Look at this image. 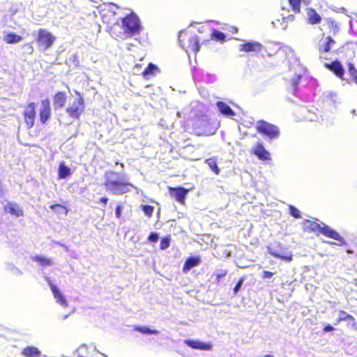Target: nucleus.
Segmentation results:
<instances>
[{
	"label": "nucleus",
	"instance_id": "nucleus-1",
	"mask_svg": "<svg viewBox=\"0 0 357 357\" xmlns=\"http://www.w3.org/2000/svg\"><path fill=\"white\" fill-rule=\"evenodd\" d=\"M121 24H115L110 28L113 33V38L116 40H126L137 34L141 30V24L139 17L133 13L126 15L123 18H119Z\"/></svg>",
	"mask_w": 357,
	"mask_h": 357
},
{
	"label": "nucleus",
	"instance_id": "nucleus-2",
	"mask_svg": "<svg viewBox=\"0 0 357 357\" xmlns=\"http://www.w3.org/2000/svg\"><path fill=\"white\" fill-rule=\"evenodd\" d=\"M302 225L304 232H314L317 236L322 234L327 238H332L338 241L337 243L334 242H327L328 244L337 245L340 246L346 245L345 240L337 231L329 227L327 225L323 222L319 223L314 220L305 219L302 222Z\"/></svg>",
	"mask_w": 357,
	"mask_h": 357
},
{
	"label": "nucleus",
	"instance_id": "nucleus-3",
	"mask_svg": "<svg viewBox=\"0 0 357 357\" xmlns=\"http://www.w3.org/2000/svg\"><path fill=\"white\" fill-rule=\"evenodd\" d=\"M178 40L181 46L188 52L191 51L197 54L199 51V38L187 31H181L178 34Z\"/></svg>",
	"mask_w": 357,
	"mask_h": 357
},
{
	"label": "nucleus",
	"instance_id": "nucleus-4",
	"mask_svg": "<svg viewBox=\"0 0 357 357\" xmlns=\"http://www.w3.org/2000/svg\"><path fill=\"white\" fill-rule=\"evenodd\" d=\"M256 130L269 139H278L280 135V130L277 126L264 120H259L257 122Z\"/></svg>",
	"mask_w": 357,
	"mask_h": 357
},
{
	"label": "nucleus",
	"instance_id": "nucleus-5",
	"mask_svg": "<svg viewBox=\"0 0 357 357\" xmlns=\"http://www.w3.org/2000/svg\"><path fill=\"white\" fill-rule=\"evenodd\" d=\"M76 93L78 95V98L68 105L66 112L70 118L78 120L85 110V104L81 94L77 91Z\"/></svg>",
	"mask_w": 357,
	"mask_h": 357
},
{
	"label": "nucleus",
	"instance_id": "nucleus-6",
	"mask_svg": "<svg viewBox=\"0 0 357 357\" xmlns=\"http://www.w3.org/2000/svg\"><path fill=\"white\" fill-rule=\"evenodd\" d=\"M106 189L114 195H122L130 192L133 185L128 182L114 181L107 178L104 182Z\"/></svg>",
	"mask_w": 357,
	"mask_h": 357
},
{
	"label": "nucleus",
	"instance_id": "nucleus-7",
	"mask_svg": "<svg viewBox=\"0 0 357 357\" xmlns=\"http://www.w3.org/2000/svg\"><path fill=\"white\" fill-rule=\"evenodd\" d=\"M38 47L43 51L49 49L55 42L56 38L45 29H39L35 38Z\"/></svg>",
	"mask_w": 357,
	"mask_h": 357
},
{
	"label": "nucleus",
	"instance_id": "nucleus-8",
	"mask_svg": "<svg viewBox=\"0 0 357 357\" xmlns=\"http://www.w3.org/2000/svg\"><path fill=\"white\" fill-rule=\"evenodd\" d=\"M100 16L102 23L106 26L107 31L113 38V33L110 30V28L114 26L115 24H119V19L116 17V13L113 10L112 7L109 6L107 8H102L100 12Z\"/></svg>",
	"mask_w": 357,
	"mask_h": 357
},
{
	"label": "nucleus",
	"instance_id": "nucleus-9",
	"mask_svg": "<svg viewBox=\"0 0 357 357\" xmlns=\"http://www.w3.org/2000/svg\"><path fill=\"white\" fill-rule=\"evenodd\" d=\"M209 119L206 116H197L195 119L192 128L195 134L198 136L208 135L211 134Z\"/></svg>",
	"mask_w": 357,
	"mask_h": 357
},
{
	"label": "nucleus",
	"instance_id": "nucleus-10",
	"mask_svg": "<svg viewBox=\"0 0 357 357\" xmlns=\"http://www.w3.org/2000/svg\"><path fill=\"white\" fill-rule=\"evenodd\" d=\"M337 42L331 36H326L323 33L322 37L317 44V49L321 55L331 52L332 49L336 45Z\"/></svg>",
	"mask_w": 357,
	"mask_h": 357
},
{
	"label": "nucleus",
	"instance_id": "nucleus-11",
	"mask_svg": "<svg viewBox=\"0 0 357 357\" xmlns=\"http://www.w3.org/2000/svg\"><path fill=\"white\" fill-rule=\"evenodd\" d=\"M262 50L266 52L268 56H273L275 52L269 51L265 48L260 43L256 41L245 42L239 45V51L245 52H259Z\"/></svg>",
	"mask_w": 357,
	"mask_h": 357
},
{
	"label": "nucleus",
	"instance_id": "nucleus-12",
	"mask_svg": "<svg viewBox=\"0 0 357 357\" xmlns=\"http://www.w3.org/2000/svg\"><path fill=\"white\" fill-rule=\"evenodd\" d=\"M36 114V103L34 102L28 103L23 112L24 122L28 128L33 127Z\"/></svg>",
	"mask_w": 357,
	"mask_h": 357
},
{
	"label": "nucleus",
	"instance_id": "nucleus-13",
	"mask_svg": "<svg viewBox=\"0 0 357 357\" xmlns=\"http://www.w3.org/2000/svg\"><path fill=\"white\" fill-rule=\"evenodd\" d=\"M40 104L39 119L42 124H45L52 116L50 101L48 98H45L40 101Z\"/></svg>",
	"mask_w": 357,
	"mask_h": 357
},
{
	"label": "nucleus",
	"instance_id": "nucleus-14",
	"mask_svg": "<svg viewBox=\"0 0 357 357\" xmlns=\"http://www.w3.org/2000/svg\"><path fill=\"white\" fill-rule=\"evenodd\" d=\"M325 26L326 31L323 33H325L326 36L335 37L341 31L340 22L331 17L325 20Z\"/></svg>",
	"mask_w": 357,
	"mask_h": 357
},
{
	"label": "nucleus",
	"instance_id": "nucleus-15",
	"mask_svg": "<svg viewBox=\"0 0 357 357\" xmlns=\"http://www.w3.org/2000/svg\"><path fill=\"white\" fill-rule=\"evenodd\" d=\"M190 190L183 187H169V193L172 197H174L178 202L185 204V197Z\"/></svg>",
	"mask_w": 357,
	"mask_h": 357
},
{
	"label": "nucleus",
	"instance_id": "nucleus-16",
	"mask_svg": "<svg viewBox=\"0 0 357 357\" xmlns=\"http://www.w3.org/2000/svg\"><path fill=\"white\" fill-rule=\"evenodd\" d=\"M324 66L331 71L337 77L342 80H344V69L341 63V62L338 60H335L331 61V63H326L324 64Z\"/></svg>",
	"mask_w": 357,
	"mask_h": 357
},
{
	"label": "nucleus",
	"instance_id": "nucleus-17",
	"mask_svg": "<svg viewBox=\"0 0 357 357\" xmlns=\"http://www.w3.org/2000/svg\"><path fill=\"white\" fill-rule=\"evenodd\" d=\"M184 343L191 349L202 351H208L213 347L211 342H201L195 340H185Z\"/></svg>",
	"mask_w": 357,
	"mask_h": 357
},
{
	"label": "nucleus",
	"instance_id": "nucleus-18",
	"mask_svg": "<svg viewBox=\"0 0 357 357\" xmlns=\"http://www.w3.org/2000/svg\"><path fill=\"white\" fill-rule=\"evenodd\" d=\"M252 153L255 155L260 160H271L270 153L264 148L261 143H257L252 149Z\"/></svg>",
	"mask_w": 357,
	"mask_h": 357
},
{
	"label": "nucleus",
	"instance_id": "nucleus-19",
	"mask_svg": "<svg viewBox=\"0 0 357 357\" xmlns=\"http://www.w3.org/2000/svg\"><path fill=\"white\" fill-rule=\"evenodd\" d=\"M67 96L64 91H57L52 98L53 106L54 109L63 107L66 102Z\"/></svg>",
	"mask_w": 357,
	"mask_h": 357
},
{
	"label": "nucleus",
	"instance_id": "nucleus-20",
	"mask_svg": "<svg viewBox=\"0 0 357 357\" xmlns=\"http://www.w3.org/2000/svg\"><path fill=\"white\" fill-rule=\"evenodd\" d=\"M201 262L199 256L190 257L185 261L182 268L183 273H188L191 268L198 266Z\"/></svg>",
	"mask_w": 357,
	"mask_h": 357
},
{
	"label": "nucleus",
	"instance_id": "nucleus-21",
	"mask_svg": "<svg viewBox=\"0 0 357 357\" xmlns=\"http://www.w3.org/2000/svg\"><path fill=\"white\" fill-rule=\"evenodd\" d=\"M4 210L6 213H8L11 215H13L17 218L23 216L24 215V211L22 208L17 204H14L12 202L7 203V204L4 207Z\"/></svg>",
	"mask_w": 357,
	"mask_h": 357
},
{
	"label": "nucleus",
	"instance_id": "nucleus-22",
	"mask_svg": "<svg viewBox=\"0 0 357 357\" xmlns=\"http://www.w3.org/2000/svg\"><path fill=\"white\" fill-rule=\"evenodd\" d=\"M50 287L53 293L54 298L56 299V301L62 306H67L68 302L66 299L56 287V286L54 284L50 283Z\"/></svg>",
	"mask_w": 357,
	"mask_h": 357
},
{
	"label": "nucleus",
	"instance_id": "nucleus-23",
	"mask_svg": "<svg viewBox=\"0 0 357 357\" xmlns=\"http://www.w3.org/2000/svg\"><path fill=\"white\" fill-rule=\"evenodd\" d=\"M307 22L310 24H317L321 22V17L315 10V9L310 8L307 11Z\"/></svg>",
	"mask_w": 357,
	"mask_h": 357
},
{
	"label": "nucleus",
	"instance_id": "nucleus-24",
	"mask_svg": "<svg viewBox=\"0 0 357 357\" xmlns=\"http://www.w3.org/2000/svg\"><path fill=\"white\" fill-rule=\"evenodd\" d=\"M216 105L222 114L227 116H234L235 115L234 110L226 102L218 101Z\"/></svg>",
	"mask_w": 357,
	"mask_h": 357
},
{
	"label": "nucleus",
	"instance_id": "nucleus-25",
	"mask_svg": "<svg viewBox=\"0 0 357 357\" xmlns=\"http://www.w3.org/2000/svg\"><path fill=\"white\" fill-rule=\"evenodd\" d=\"M211 39H214L216 41L223 43L226 40V36H225V33H223L222 32H221L218 30H216V29H213L212 32L211 33V39H208V40H205L202 41V45H206V44L210 43Z\"/></svg>",
	"mask_w": 357,
	"mask_h": 357
},
{
	"label": "nucleus",
	"instance_id": "nucleus-26",
	"mask_svg": "<svg viewBox=\"0 0 357 357\" xmlns=\"http://www.w3.org/2000/svg\"><path fill=\"white\" fill-rule=\"evenodd\" d=\"M32 260L37 262L38 265L42 267L50 266L54 264V261L52 259L47 258L43 255H36L32 257Z\"/></svg>",
	"mask_w": 357,
	"mask_h": 357
},
{
	"label": "nucleus",
	"instance_id": "nucleus-27",
	"mask_svg": "<svg viewBox=\"0 0 357 357\" xmlns=\"http://www.w3.org/2000/svg\"><path fill=\"white\" fill-rule=\"evenodd\" d=\"M22 354L25 357H40L41 356L40 351L38 348L31 346L24 347Z\"/></svg>",
	"mask_w": 357,
	"mask_h": 357
},
{
	"label": "nucleus",
	"instance_id": "nucleus-28",
	"mask_svg": "<svg viewBox=\"0 0 357 357\" xmlns=\"http://www.w3.org/2000/svg\"><path fill=\"white\" fill-rule=\"evenodd\" d=\"M22 37L15 33H8L4 36L3 40L7 44H14L20 42Z\"/></svg>",
	"mask_w": 357,
	"mask_h": 357
},
{
	"label": "nucleus",
	"instance_id": "nucleus-29",
	"mask_svg": "<svg viewBox=\"0 0 357 357\" xmlns=\"http://www.w3.org/2000/svg\"><path fill=\"white\" fill-rule=\"evenodd\" d=\"M70 175V169L68 167L65 165L64 162L59 164L58 169L59 178H65Z\"/></svg>",
	"mask_w": 357,
	"mask_h": 357
},
{
	"label": "nucleus",
	"instance_id": "nucleus-30",
	"mask_svg": "<svg viewBox=\"0 0 357 357\" xmlns=\"http://www.w3.org/2000/svg\"><path fill=\"white\" fill-rule=\"evenodd\" d=\"M205 162L208 165L210 169L214 172L215 174L218 175L220 172V169L217 165V159L214 157L208 158Z\"/></svg>",
	"mask_w": 357,
	"mask_h": 357
},
{
	"label": "nucleus",
	"instance_id": "nucleus-31",
	"mask_svg": "<svg viewBox=\"0 0 357 357\" xmlns=\"http://www.w3.org/2000/svg\"><path fill=\"white\" fill-rule=\"evenodd\" d=\"M50 208L54 211V212L57 214H63L66 215L68 213V208L60 204H54L50 206Z\"/></svg>",
	"mask_w": 357,
	"mask_h": 357
},
{
	"label": "nucleus",
	"instance_id": "nucleus-32",
	"mask_svg": "<svg viewBox=\"0 0 357 357\" xmlns=\"http://www.w3.org/2000/svg\"><path fill=\"white\" fill-rule=\"evenodd\" d=\"M347 320L353 321H354V317L352 315L347 314L346 312L341 310L340 311V317L336 319L335 324H337L342 321Z\"/></svg>",
	"mask_w": 357,
	"mask_h": 357
},
{
	"label": "nucleus",
	"instance_id": "nucleus-33",
	"mask_svg": "<svg viewBox=\"0 0 357 357\" xmlns=\"http://www.w3.org/2000/svg\"><path fill=\"white\" fill-rule=\"evenodd\" d=\"M347 68L351 79L357 84V69L351 62L347 63Z\"/></svg>",
	"mask_w": 357,
	"mask_h": 357
},
{
	"label": "nucleus",
	"instance_id": "nucleus-34",
	"mask_svg": "<svg viewBox=\"0 0 357 357\" xmlns=\"http://www.w3.org/2000/svg\"><path fill=\"white\" fill-rule=\"evenodd\" d=\"M289 5L291 7L292 10L298 14L301 12V0H288Z\"/></svg>",
	"mask_w": 357,
	"mask_h": 357
},
{
	"label": "nucleus",
	"instance_id": "nucleus-35",
	"mask_svg": "<svg viewBox=\"0 0 357 357\" xmlns=\"http://www.w3.org/2000/svg\"><path fill=\"white\" fill-rule=\"evenodd\" d=\"M301 75H295L291 79H290V84L294 90H296L301 79Z\"/></svg>",
	"mask_w": 357,
	"mask_h": 357
},
{
	"label": "nucleus",
	"instance_id": "nucleus-36",
	"mask_svg": "<svg viewBox=\"0 0 357 357\" xmlns=\"http://www.w3.org/2000/svg\"><path fill=\"white\" fill-rule=\"evenodd\" d=\"M24 54L31 55L34 52V47L31 43H26L22 45Z\"/></svg>",
	"mask_w": 357,
	"mask_h": 357
},
{
	"label": "nucleus",
	"instance_id": "nucleus-37",
	"mask_svg": "<svg viewBox=\"0 0 357 357\" xmlns=\"http://www.w3.org/2000/svg\"><path fill=\"white\" fill-rule=\"evenodd\" d=\"M155 68H156V66L154 64H153V63L149 64V66L142 72L143 77L147 79L149 75L153 74V70Z\"/></svg>",
	"mask_w": 357,
	"mask_h": 357
},
{
	"label": "nucleus",
	"instance_id": "nucleus-38",
	"mask_svg": "<svg viewBox=\"0 0 357 357\" xmlns=\"http://www.w3.org/2000/svg\"><path fill=\"white\" fill-rule=\"evenodd\" d=\"M270 254L276 258L284 259L287 261H291L292 260V255L291 254L288 255H282L275 252H271Z\"/></svg>",
	"mask_w": 357,
	"mask_h": 357
},
{
	"label": "nucleus",
	"instance_id": "nucleus-39",
	"mask_svg": "<svg viewBox=\"0 0 357 357\" xmlns=\"http://www.w3.org/2000/svg\"><path fill=\"white\" fill-rule=\"evenodd\" d=\"M289 213L294 218H295L296 219L301 218V213H300L299 210L298 208H296L295 206L289 205Z\"/></svg>",
	"mask_w": 357,
	"mask_h": 357
},
{
	"label": "nucleus",
	"instance_id": "nucleus-40",
	"mask_svg": "<svg viewBox=\"0 0 357 357\" xmlns=\"http://www.w3.org/2000/svg\"><path fill=\"white\" fill-rule=\"evenodd\" d=\"M170 240L171 238L169 236L163 238L160 241V248L161 250H165L166 248H167L169 246Z\"/></svg>",
	"mask_w": 357,
	"mask_h": 357
},
{
	"label": "nucleus",
	"instance_id": "nucleus-41",
	"mask_svg": "<svg viewBox=\"0 0 357 357\" xmlns=\"http://www.w3.org/2000/svg\"><path fill=\"white\" fill-rule=\"evenodd\" d=\"M135 329L143 334H153V333H156V331L151 330L147 327L137 326V327H135Z\"/></svg>",
	"mask_w": 357,
	"mask_h": 357
},
{
	"label": "nucleus",
	"instance_id": "nucleus-42",
	"mask_svg": "<svg viewBox=\"0 0 357 357\" xmlns=\"http://www.w3.org/2000/svg\"><path fill=\"white\" fill-rule=\"evenodd\" d=\"M227 275V270H220L218 273L215 274V282L218 284L222 278H224Z\"/></svg>",
	"mask_w": 357,
	"mask_h": 357
},
{
	"label": "nucleus",
	"instance_id": "nucleus-43",
	"mask_svg": "<svg viewBox=\"0 0 357 357\" xmlns=\"http://www.w3.org/2000/svg\"><path fill=\"white\" fill-rule=\"evenodd\" d=\"M142 210L146 215L150 217L153 212V207L149 205H144L142 206Z\"/></svg>",
	"mask_w": 357,
	"mask_h": 357
},
{
	"label": "nucleus",
	"instance_id": "nucleus-44",
	"mask_svg": "<svg viewBox=\"0 0 357 357\" xmlns=\"http://www.w3.org/2000/svg\"><path fill=\"white\" fill-rule=\"evenodd\" d=\"M244 281V278H241L237 282V283L236 284V285L234 286V289H233V293L234 295H236L238 291H239L243 282Z\"/></svg>",
	"mask_w": 357,
	"mask_h": 357
},
{
	"label": "nucleus",
	"instance_id": "nucleus-45",
	"mask_svg": "<svg viewBox=\"0 0 357 357\" xmlns=\"http://www.w3.org/2000/svg\"><path fill=\"white\" fill-rule=\"evenodd\" d=\"M273 275V273L268 271H264L262 272L261 277H262V278L266 279V278H272Z\"/></svg>",
	"mask_w": 357,
	"mask_h": 357
},
{
	"label": "nucleus",
	"instance_id": "nucleus-46",
	"mask_svg": "<svg viewBox=\"0 0 357 357\" xmlns=\"http://www.w3.org/2000/svg\"><path fill=\"white\" fill-rule=\"evenodd\" d=\"M121 210L122 207L120 205H117L115 208V214L117 218H121Z\"/></svg>",
	"mask_w": 357,
	"mask_h": 357
},
{
	"label": "nucleus",
	"instance_id": "nucleus-47",
	"mask_svg": "<svg viewBox=\"0 0 357 357\" xmlns=\"http://www.w3.org/2000/svg\"><path fill=\"white\" fill-rule=\"evenodd\" d=\"M227 30H228L230 33L232 34H235L238 32V28L234 26H229L226 28Z\"/></svg>",
	"mask_w": 357,
	"mask_h": 357
},
{
	"label": "nucleus",
	"instance_id": "nucleus-48",
	"mask_svg": "<svg viewBox=\"0 0 357 357\" xmlns=\"http://www.w3.org/2000/svg\"><path fill=\"white\" fill-rule=\"evenodd\" d=\"M148 240L149 241L155 242L156 241V232H151L148 237Z\"/></svg>",
	"mask_w": 357,
	"mask_h": 357
},
{
	"label": "nucleus",
	"instance_id": "nucleus-49",
	"mask_svg": "<svg viewBox=\"0 0 357 357\" xmlns=\"http://www.w3.org/2000/svg\"><path fill=\"white\" fill-rule=\"evenodd\" d=\"M334 330H335V328L330 324L326 325L323 328L324 332H330V331H333Z\"/></svg>",
	"mask_w": 357,
	"mask_h": 357
},
{
	"label": "nucleus",
	"instance_id": "nucleus-50",
	"mask_svg": "<svg viewBox=\"0 0 357 357\" xmlns=\"http://www.w3.org/2000/svg\"><path fill=\"white\" fill-rule=\"evenodd\" d=\"M107 201H108V198L106 197H102L100 199V202L105 205L107 203Z\"/></svg>",
	"mask_w": 357,
	"mask_h": 357
},
{
	"label": "nucleus",
	"instance_id": "nucleus-51",
	"mask_svg": "<svg viewBox=\"0 0 357 357\" xmlns=\"http://www.w3.org/2000/svg\"><path fill=\"white\" fill-rule=\"evenodd\" d=\"M287 18L290 20H294V15H290Z\"/></svg>",
	"mask_w": 357,
	"mask_h": 357
},
{
	"label": "nucleus",
	"instance_id": "nucleus-52",
	"mask_svg": "<svg viewBox=\"0 0 357 357\" xmlns=\"http://www.w3.org/2000/svg\"><path fill=\"white\" fill-rule=\"evenodd\" d=\"M354 284L356 287H357V278L354 280Z\"/></svg>",
	"mask_w": 357,
	"mask_h": 357
},
{
	"label": "nucleus",
	"instance_id": "nucleus-53",
	"mask_svg": "<svg viewBox=\"0 0 357 357\" xmlns=\"http://www.w3.org/2000/svg\"><path fill=\"white\" fill-rule=\"evenodd\" d=\"M264 357H273V356H272L271 354H266L264 356Z\"/></svg>",
	"mask_w": 357,
	"mask_h": 357
}]
</instances>
